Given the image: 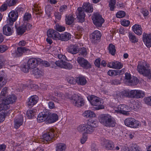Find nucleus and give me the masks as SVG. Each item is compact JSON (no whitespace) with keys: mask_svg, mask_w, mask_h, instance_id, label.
I'll use <instances>...</instances> for the list:
<instances>
[{"mask_svg":"<svg viewBox=\"0 0 151 151\" xmlns=\"http://www.w3.org/2000/svg\"><path fill=\"white\" fill-rule=\"evenodd\" d=\"M55 96L61 98L63 99H65L68 97V94L67 93L64 94L62 93L58 92L57 91L55 92Z\"/></svg>","mask_w":151,"mask_h":151,"instance_id":"36","label":"nucleus"},{"mask_svg":"<svg viewBox=\"0 0 151 151\" xmlns=\"http://www.w3.org/2000/svg\"><path fill=\"white\" fill-rule=\"evenodd\" d=\"M6 110H0V123L3 122L5 119V116L6 113Z\"/></svg>","mask_w":151,"mask_h":151,"instance_id":"44","label":"nucleus"},{"mask_svg":"<svg viewBox=\"0 0 151 151\" xmlns=\"http://www.w3.org/2000/svg\"><path fill=\"white\" fill-rule=\"evenodd\" d=\"M92 19L93 24L97 27H101L104 22V20L102 16L97 13H94L92 17Z\"/></svg>","mask_w":151,"mask_h":151,"instance_id":"11","label":"nucleus"},{"mask_svg":"<svg viewBox=\"0 0 151 151\" xmlns=\"http://www.w3.org/2000/svg\"><path fill=\"white\" fill-rule=\"evenodd\" d=\"M125 12L124 11H119L116 14V17L118 18H122L124 17L125 15Z\"/></svg>","mask_w":151,"mask_h":151,"instance_id":"51","label":"nucleus"},{"mask_svg":"<svg viewBox=\"0 0 151 151\" xmlns=\"http://www.w3.org/2000/svg\"><path fill=\"white\" fill-rule=\"evenodd\" d=\"M131 108L130 109L126 105L121 104L119 105L117 107H115L114 109L115 111L117 113H120L126 115L128 112L134 109L132 107H131Z\"/></svg>","mask_w":151,"mask_h":151,"instance_id":"14","label":"nucleus"},{"mask_svg":"<svg viewBox=\"0 0 151 151\" xmlns=\"http://www.w3.org/2000/svg\"><path fill=\"white\" fill-rule=\"evenodd\" d=\"M48 114V112H45L44 111L39 113L37 118V121L39 122H42L46 120L47 122Z\"/></svg>","mask_w":151,"mask_h":151,"instance_id":"24","label":"nucleus"},{"mask_svg":"<svg viewBox=\"0 0 151 151\" xmlns=\"http://www.w3.org/2000/svg\"><path fill=\"white\" fill-rule=\"evenodd\" d=\"M101 36V33L99 31H94L90 35L91 42L94 44L98 43L100 41Z\"/></svg>","mask_w":151,"mask_h":151,"instance_id":"15","label":"nucleus"},{"mask_svg":"<svg viewBox=\"0 0 151 151\" xmlns=\"http://www.w3.org/2000/svg\"><path fill=\"white\" fill-rule=\"evenodd\" d=\"M17 99L16 96L14 94L9 95L8 98L2 101L0 103V110H7L10 107V104L15 103Z\"/></svg>","mask_w":151,"mask_h":151,"instance_id":"5","label":"nucleus"},{"mask_svg":"<svg viewBox=\"0 0 151 151\" xmlns=\"http://www.w3.org/2000/svg\"><path fill=\"white\" fill-rule=\"evenodd\" d=\"M7 88L5 87L2 89L0 95V103L2 102L7 96Z\"/></svg>","mask_w":151,"mask_h":151,"instance_id":"31","label":"nucleus"},{"mask_svg":"<svg viewBox=\"0 0 151 151\" xmlns=\"http://www.w3.org/2000/svg\"><path fill=\"white\" fill-rule=\"evenodd\" d=\"M33 74L35 77L36 78H39L42 76V72L38 68H36L32 70Z\"/></svg>","mask_w":151,"mask_h":151,"instance_id":"37","label":"nucleus"},{"mask_svg":"<svg viewBox=\"0 0 151 151\" xmlns=\"http://www.w3.org/2000/svg\"><path fill=\"white\" fill-rule=\"evenodd\" d=\"M54 130L51 128L48 132L42 136V139L45 143H50L55 140V133Z\"/></svg>","mask_w":151,"mask_h":151,"instance_id":"9","label":"nucleus"},{"mask_svg":"<svg viewBox=\"0 0 151 151\" xmlns=\"http://www.w3.org/2000/svg\"><path fill=\"white\" fill-rule=\"evenodd\" d=\"M115 4V0H110L109 4V7L110 8L111 11H113L114 10Z\"/></svg>","mask_w":151,"mask_h":151,"instance_id":"47","label":"nucleus"},{"mask_svg":"<svg viewBox=\"0 0 151 151\" xmlns=\"http://www.w3.org/2000/svg\"><path fill=\"white\" fill-rule=\"evenodd\" d=\"M71 37V35L70 33L65 32L61 35L59 33V40L63 41H67L69 40Z\"/></svg>","mask_w":151,"mask_h":151,"instance_id":"28","label":"nucleus"},{"mask_svg":"<svg viewBox=\"0 0 151 151\" xmlns=\"http://www.w3.org/2000/svg\"><path fill=\"white\" fill-rule=\"evenodd\" d=\"M88 100L89 101L91 105L95 106V108L96 110H99L104 108V106L102 105L99 99L93 95L88 96L87 97Z\"/></svg>","mask_w":151,"mask_h":151,"instance_id":"10","label":"nucleus"},{"mask_svg":"<svg viewBox=\"0 0 151 151\" xmlns=\"http://www.w3.org/2000/svg\"><path fill=\"white\" fill-rule=\"evenodd\" d=\"M83 9L81 8H78L77 10L78 14L77 15V17L79 21L81 22L84 21L85 14L84 11L87 12L91 13L93 11V8L92 6L90 3H85L83 4Z\"/></svg>","mask_w":151,"mask_h":151,"instance_id":"4","label":"nucleus"},{"mask_svg":"<svg viewBox=\"0 0 151 151\" xmlns=\"http://www.w3.org/2000/svg\"><path fill=\"white\" fill-rule=\"evenodd\" d=\"M132 97L133 98L139 99L144 97L145 93L140 90H131Z\"/></svg>","mask_w":151,"mask_h":151,"instance_id":"18","label":"nucleus"},{"mask_svg":"<svg viewBox=\"0 0 151 151\" xmlns=\"http://www.w3.org/2000/svg\"><path fill=\"white\" fill-rule=\"evenodd\" d=\"M58 116L56 114L48 112L47 122L49 124L54 123L56 122L58 119Z\"/></svg>","mask_w":151,"mask_h":151,"instance_id":"21","label":"nucleus"},{"mask_svg":"<svg viewBox=\"0 0 151 151\" xmlns=\"http://www.w3.org/2000/svg\"><path fill=\"white\" fill-rule=\"evenodd\" d=\"M66 147V145L64 143H57L56 144L55 151H65Z\"/></svg>","mask_w":151,"mask_h":151,"instance_id":"32","label":"nucleus"},{"mask_svg":"<svg viewBox=\"0 0 151 151\" xmlns=\"http://www.w3.org/2000/svg\"><path fill=\"white\" fill-rule=\"evenodd\" d=\"M137 69L139 73L151 79V70L149 67V65L146 62L142 61L139 62Z\"/></svg>","mask_w":151,"mask_h":151,"instance_id":"3","label":"nucleus"},{"mask_svg":"<svg viewBox=\"0 0 151 151\" xmlns=\"http://www.w3.org/2000/svg\"><path fill=\"white\" fill-rule=\"evenodd\" d=\"M28 100L27 105L29 107H31L37 103L38 100V98L37 96L34 95L32 96L28 99Z\"/></svg>","mask_w":151,"mask_h":151,"instance_id":"27","label":"nucleus"},{"mask_svg":"<svg viewBox=\"0 0 151 151\" xmlns=\"http://www.w3.org/2000/svg\"><path fill=\"white\" fill-rule=\"evenodd\" d=\"M123 64L118 61H114V68L120 69L122 68Z\"/></svg>","mask_w":151,"mask_h":151,"instance_id":"48","label":"nucleus"},{"mask_svg":"<svg viewBox=\"0 0 151 151\" xmlns=\"http://www.w3.org/2000/svg\"><path fill=\"white\" fill-rule=\"evenodd\" d=\"M131 91H124L121 92L122 95V97L124 98L125 97L132 98L131 94Z\"/></svg>","mask_w":151,"mask_h":151,"instance_id":"42","label":"nucleus"},{"mask_svg":"<svg viewBox=\"0 0 151 151\" xmlns=\"http://www.w3.org/2000/svg\"><path fill=\"white\" fill-rule=\"evenodd\" d=\"M78 53H79V55L81 56H82L83 57L86 56L87 54V52L86 48L83 47L82 48H79V50H78Z\"/></svg>","mask_w":151,"mask_h":151,"instance_id":"41","label":"nucleus"},{"mask_svg":"<svg viewBox=\"0 0 151 151\" xmlns=\"http://www.w3.org/2000/svg\"><path fill=\"white\" fill-rule=\"evenodd\" d=\"M35 111L34 110H29L27 111V116L29 119H32L35 114Z\"/></svg>","mask_w":151,"mask_h":151,"instance_id":"43","label":"nucleus"},{"mask_svg":"<svg viewBox=\"0 0 151 151\" xmlns=\"http://www.w3.org/2000/svg\"><path fill=\"white\" fill-rule=\"evenodd\" d=\"M8 47L6 45H0V53H3L8 49Z\"/></svg>","mask_w":151,"mask_h":151,"instance_id":"54","label":"nucleus"},{"mask_svg":"<svg viewBox=\"0 0 151 151\" xmlns=\"http://www.w3.org/2000/svg\"><path fill=\"white\" fill-rule=\"evenodd\" d=\"M54 28L56 31L60 32H62L65 30V27L59 25L58 24H56L54 26Z\"/></svg>","mask_w":151,"mask_h":151,"instance_id":"40","label":"nucleus"},{"mask_svg":"<svg viewBox=\"0 0 151 151\" xmlns=\"http://www.w3.org/2000/svg\"><path fill=\"white\" fill-rule=\"evenodd\" d=\"M71 101L75 106L78 107H81L83 106L85 103L84 99L77 95L75 94L73 96Z\"/></svg>","mask_w":151,"mask_h":151,"instance_id":"13","label":"nucleus"},{"mask_svg":"<svg viewBox=\"0 0 151 151\" xmlns=\"http://www.w3.org/2000/svg\"><path fill=\"white\" fill-rule=\"evenodd\" d=\"M29 52L30 50L25 47H18L15 52V55L17 57H19L24 53H29Z\"/></svg>","mask_w":151,"mask_h":151,"instance_id":"19","label":"nucleus"},{"mask_svg":"<svg viewBox=\"0 0 151 151\" xmlns=\"http://www.w3.org/2000/svg\"><path fill=\"white\" fill-rule=\"evenodd\" d=\"M116 76L122 75L124 73V69H122L120 70H115Z\"/></svg>","mask_w":151,"mask_h":151,"instance_id":"63","label":"nucleus"},{"mask_svg":"<svg viewBox=\"0 0 151 151\" xmlns=\"http://www.w3.org/2000/svg\"><path fill=\"white\" fill-rule=\"evenodd\" d=\"M40 61L39 62V64L41 63L43 65L46 67L50 66L51 67V63L50 64L47 61H43L40 59Z\"/></svg>","mask_w":151,"mask_h":151,"instance_id":"58","label":"nucleus"},{"mask_svg":"<svg viewBox=\"0 0 151 151\" xmlns=\"http://www.w3.org/2000/svg\"><path fill=\"white\" fill-rule=\"evenodd\" d=\"M107 74L110 76H116L115 70H109Z\"/></svg>","mask_w":151,"mask_h":151,"instance_id":"60","label":"nucleus"},{"mask_svg":"<svg viewBox=\"0 0 151 151\" xmlns=\"http://www.w3.org/2000/svg\"><path fill=\"white\" fill-rule=\"evenodd\" d=\"M79 46L78 45H70L67 48L68 52L74 55L78 53Z\"/></svg>","mask_w":151,"mask_h":151,"instance_id":"26","label":"nucleus"},{"mask_svg":"<svg viewBox=\"0 0 151 151\" xmlns=\"http://www.w3.org/2000/svg\"><path fill=\"white\" fill-rule=\"evenodd\" d=\"M6 81L4 73L2 72H0V89L6 84Z\"/></svg>","mask_w":151,"mask_h":151,"instance_id":"30","label":"nucleus"},{"mask_svg":"<svg viewBox=\"0 0 151 151\" xmlns=\"http://www.w3.org/2000/svg\"><path fill=\"white\" fill-rule=\"evenodd\" d=\"M143 40L148 47H151V35L144 33L143 35Z\"/></svg>","mask_w":151,"mask_h":151,"instance_id":"22","label":"nucleus"},{"mask_svg":"<svg viewBox=\"0 0 151 151\" xmlns=\"http://www.w3.org/2000/svg\"><path fill=\"white\" fill-rule=\"evenodd\" d=\"M130 22L129 20H127L124 19L121 22V24L122 25L125 27H127L130 24Z\"/></svg>","mask_w":151,"mask_h":151,"instance_id":"56","label":"nucleus"},{"mask_svg":"<svg viewBox=\"0 0 151 151\" xmlns=\"http://www.w3.org/2000/svg\"><path fill=\"white\" fill-rule=\"evenodd\" d=\"M125 124L127 126L131 128H136L140 125V122L133 118H128L124 120Z\"/></svg>","mask_w":151,"mask_h":151,"instance_id":"12","label":"nucleus"},{"mask_svg":"<svg viewBox=\"0 0 151 151\" xmlns=\"http://www.w3.org/2000/svg\"><path fill=\"white\" fill-rule=\"evenodd\" d=\"M83 115L86 118L93 117H95L96 114L93 111L91 110H87L84 112L83 114Z\"/></svg>","mask_w":151,"mask_h":151,"instance_id":"35","label":"nucleus"},{"mask_svg":"<svg viewBox=\"0 0 151 151\" xmlns=\"http://www.w3.org/2000/svg\"><path fill=\"white\" fill-rule=\"evenodd\" d=\"M114 96L115 98L118 99H120L121 98H122V95L121 92L118 91H116V93L114 94Z\"/></svg>","mask_w":151,"mask_h":151,"instance_id":"57","label":"nucleus"},{"mask_svg":"<svg viewBox=\"0 0 151 151\" xmlns=\"http://www.w3.org/2000/svg\"><path fill=\"white\" fill-rule=\"evenodd\" d=\"M31 18V15L30 14L26 12L25 13L23 17V21L26 22L29 20Z\"/></svg>","mask_w":151,"mask_h":151,"instance_id":"49","label":"nucleus"},{"mask_svg":"<svg viewBox=\"0 0 151 151\" xmlns=\"http://www.w3.org/2000/svg\"><path fill=\"white\" fill-rule=\"evenodd\" d=\"M68 82L71 84H74L76 83V79L75 80L73 77H69L67 79Z\"/></svg>","mask_w":151,"mask_h":151,"instance_id":"55","label":"nucleus"},{"mask_svg":"<svg viewBox=\"0 0 151 151\" xmlns=\"http://www.w3.org/2000/svg\"><path fill=\"white\" fill-rule=\"evenodd\" d=\"M134 32L138 35H141L142 33V29L140 25L135 24L132 27Z\"/></svg>","mask_w":151,"mask_h":151,"instance_id":"29","label":"nucleus"},{"mask_svg":"<svg viewBox=\"0 0 151 151\" xmlns=\"http://www.w3.org/2000/svg\"><path fill=\"white\" fill-rule=\"evenodd\" d=\"M109 53L112 55H115L116 50L115 49V46L111 44H110L109 45Z\"/></svg>","mask_w":151,"mask_h":151,"instance_id":"38","label":"nucleus"},{"mask_svg":"<svg viewBox=\"0 0 151 151\" xmlns=\"http://www.w3.org/2000/svg\"><path fill=\"white\" fill-rule=\"evenodd\" d=\"M74 20V18L72 15L69 14L68 15L66 16L65 21L66 24L70 25L73 23Z\"/></svg>","mask_w":151,"mask_h":151,"instance_id":"34","label":"nucleus"},{"mask_svg":"<svg viewBox=\"0 0 151 151\" xmlns=\"http://www.w3.org/2000/svg\"><path fill=\"white\" fill-rule=\"evenodd\" d=\"M76 83L78 85H83L87 82V81L85 77L83 76H80L76 78Z\"/></svg>","mask_w":151,"mask_h":151,"instance_id":"33","label":"nucleus"},{"mask_svg":"<svg viewBox=\"0 0 151 151\" xmlns=\"http://www.w3.org/2000/svg\"><path fill=\"white\" fill-rule=\"evenodd\" d=\"M77 61L80 66L84 68L88 69L91 67V64L88 61L83 58L78 57Z\"/></svg>","mask_w":151,"mask_h":151,"instance_id":"17","label":"nucleus"},{"mask_svg":"<svg viewBox=\"0 0 151 151\" xmlns=\"http://www.w3.org/2000/svg\"><path fill=\"white\" fill-rule=\"evenodd\" d=\"M114 147L113 142L110 140H108L106 146V148L108 150H111Z\"/></svg>","mask_w":151,"mask_h":151,"instance_id":"46","label":"nucleus"},{"mask_svg":"<svg viewBox=\"0 0 151 151\" xmlns=\"http://www.w3.org/2000/svg\"><path fill=\"white\" fill-rule=\"evenodd\" d=\"M26 30V28L24 25L20 26L17 29V32L18 35H22Z\"/></svg>","mask_w":151,"mask_h":151,"instance_id":"39","label":"nucleus"},{"mask_svg":"<svg viewBox=\"0 0 151 151\" xmlns=\"http://www.w3.org/2000/svg\"><path fill=\"white\" fill-rule=\"evenodd\" d=\"M101 124L107 127H114L116 124L115 119L111 115L106 114H101L99 117Z\"/></svg>","mask_w":151,"mask_h":151,"instance_id":"2","label":"nucleus"},{"mask_svg":"<svg viewBox=\"0 0 151 151\" xmlns=\"http://www.w3.org/2000/svg\"><path fill=\"white\" fill-rule=\"evenodd\" d=\"M131 149L132 151H142L141 149L136 144H132Z\"/></svg>","mask_w":151,"mask_h":151,"instance_id":"50","label":"nucleus"},{"mask_svg":"<svg viewBox=\"0 0 151 151\" xmlns=\"http://www.w3.org/2000/svg\"><path fill=\"white\" fill-rule=\"evenodd\" d=\"M7 4H3L0 8V10L1 12H3L6 10L7 8Z\"/></svg>","mask_w":151,"mask_h":151,"instance_id":"62","label":"nucleus"},{"mask_svg":"<svg viewBox=\"0 0 151 151\" xmlns=\"http://www.w3.org/2000/svg\"><path fill=\"white\" fill-rule=\"evenodd\" d=\"M141 12L144 16H147L149 14V12L146 9H142L141 10Z\"/></svg>","mask_w":151,"mask_h":151,"instance_id":"64","label":"nucleus"},{"mask_svg":"<svg viewBox=\"0 0 151 151\" xmlns=\"http://www.w3.org/2000/svg\"><path fill=\"white\" fill-rule=\"evenodd\" d=\"M144 101L145 103L151 106V96L144 98Z\"/></svg>","mask_w":151,"mask_h":151,"instance_id":"53","label":"nucleus"},{"mask_svg":"<svg viewBox=\"0 0 151 151\" xmlns=\"http://www.w3.org/2000/svg\"><path fill=\"white\" fill-rule=\"evenodd\" d=\"M17 1L18 0H7L6 3L9 6H11L16 4Z\"/></svg>","mask_w":151,"mask_h":151,"instance_id":"52","label":"nucleus"},{"mask_svg":"<svg viewBox=\"0 0 151 151\" xmlns=\"http://www.w3.org/2000/svg\"><path fill=\"white\" fill-rule=\"evenodd\" d=\"M47 34L48 37L54 40H59V33L53 29H49L47 31Z\"/></svg>","mask_w":151,"mask_h":151,"instance_id":"20","label":"nucleus"},{"mask_svg":"<svg viewBox=\"0 0 151 151\" xmlns=\"http://www.w3.org/2000/svg\"><path fill=\"white\" fill-rule=\"evenodd\" d=\"M24 9L21 7H18L15 9V11H12L8 15L9 18L7 19V23L11 25H13L14 22L17 19L18 14L23 12Z\"/></svg>","mask_w":151,"mask_h":151,"instance_id":"7","label":"nucleus"},{"mask_svg":"<svg viewBox=\"0 0 151 151\" xmlns=\"http://www.w3.org/2000/svg\"><path fill=\"white\" fill-rule=\"evenodd\" d=\"M67 9V7L66 5H63L60 6L59 11L60 12L63 13L66 11Z\"/></svg>","mask_w":151,"mask_h":151,"instance_id":"61","label":"nucleus"},{"mask_svg":"<svg viewBox=\"0 0 151 151\" xmlns=\"http://www.w3.org/2000/svg\"><path fill=\"white\" fill-rule=\"evenodd\" d=\"M23 117L22 115H19L17 118L14 120V127L16 129L18 128L23 123Z\"/></svg>","mask_w":151,"mask_h":151,"instance_id":"23","label":"nucleus"},{"mask_svg":"<svg viewBox=\"0 0 151 151\" xmlns=\"http://www.w3.org/2000/svg\"><path fill=\"white\" fill-rule=\"evenodd\" d=\"M39 58H31L28 60L27 65H24L22 68V71L24 73L28 72L30 69L36 68L40 61Z\"/></svg>","mask_w":151,"mask_h":151,"instance_id":"6","label":"nucleus"},{"mask_svg":"<svg viewBox=\"0 0 151 151\" xmlns=\"http://www.w3.org/2000/svg\"><path fill=\"white\" fill-rule=\"evenodd\" d=\"M125 81L129 83L131 85H136L139 82V80L136 77H131L129 73H125Z\"/></svg>","mask_w":151,"mask_h":151,"instance_id":"16","label":"nucleus"},{"mask_svg":"<svg viewBox=\"0 0 151 151\" xmlns=\"http://www.w3.org/2000/svg\"><path fill=\"white\" fill-rule=\"evenodd\" d=\"M8 24L5 25L3 28V34L6 36H10L12 34L13 32V30L10 27L9 25L12 26L8 23Z\"/></svg>","mask_w":151,"mask_h":151,"instance_id":"25","label":"nucleus"},{"mask_svg":"<svg viewBox=\"0 0 151 151\" xmlns=\"http://www.w3.org/2000/svg\"><path fill=\"white\" fill-rule=\"evenodd\" d=\"M51 67L57 68L58 67L70 70L73 68V65L70 63L63 60H58L51 63Z\"/></svg>","mask_w":151,"mask_h":151,"instance_id":"8","label":"nucleus"},{"mask_svg":"<svg viewBox=\"0 0 151 151\" xmlns=\"http://www.w3.org/2000/svg\"><path fill=\"white\" fill-rule=\"evenodd\" d=\"M129 37L130 40L132 43H135L138 41L136 37L131 32H129Z\"/></svg>","mask_w":151,"mask_h":151,"instance_id":"45","label":"nucleus"},{"mask_svg":"<svg viewBox=\"0 0 151 151\" xmlns=\"http://www.w3.org/2000/svg\"><path fill=\"white\" fill-rule=\"evenodd\" d=\"M97 125V122L95 121H89L86 124H82L78 127V130L80 133L90 134L93 132Z\"/></svg>","mask_w":151,"mask_h":151,"instance_id":"1","label":"nucleus"},{"mask_svg":"<svg viewBox=\"0 0 151 151\" xmlns=\"http://www.w3.org/2000/svg\"><path fill=\"white\" fill-rule=\"evenodd\" d=\"M110 83L112 85H117L120 84V81L119 80L115 78L111 80Z\"/></svg>","mask_w":151,"mask_h":151,"instance_id":"59","label":"nucleus"}]
</instances>
